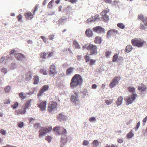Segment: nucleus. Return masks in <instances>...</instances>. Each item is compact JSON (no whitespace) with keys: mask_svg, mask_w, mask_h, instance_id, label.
<instances>
[{"mask_svg":"<svg viewBox=\"0 0 147 147\" xmlns=\"http://www.w3.org/2000/svg\"><path fill=\"white\" fill-rule=\"evenodd\" d=\"M73 44L76 49H79L80 48V46L78 42L76 40L73 41Z\"/></svg>","mask_w":147,"mask_h":147,"instance_id":"nucleus-25","label":"nucleus"},{"mask_svg":"<svg viewBox=\"0 0 147 147\" xmlns=\"http://www.w3.org/2000/svg\"><path fill=\"white\" fill-rule=\"evenodd\" d=\"M89 120L91 122L96 121V119L95 117H91L90 118Z\"/></svg>","mask_w":147,"mask_h":147,"instance_id":"nucleus-59","label":"nucleus"},{"mask_svg":"<svg viewBox=\"0 0 147 147\" xmlns=\"http://www.w3.org/2000/svg\"><path fill=\"white\" fill-rule=\"evenodd\" d=\"M129 91L130 92H133L135 90V88L133 87H129L128 88Z\"/></svg>","mask_w":147,"mask_h":147,"instance_id":"nucleus-42","label":"nucleus"},{"mask_svg":"<svg viewBox=\"0 0 147 147\" xmlns=\"http://www.w3.org/2000/svg\"><path fill=\"white\" fill-rule=\"evenodd\" d=\"M17 67L16 64L15 62H12L10 66V69H16Z\"/></svg>","mask_w":147,"mask_h":147,"instance_id":"nucleus-24","label":"nucleus"},{"mask_svg":"<svg viewBox=\"0 0 147 147\" xmlns=\"http://www.w3.org/2000/svg\"><path fill=\"white\" fill-rule=\"evenodd\" d=\"M54 36L55 35L54 34L50 35L49 36V38L50 40H53V39H54Z\"/></svg>","mask_w":147,"mask_h":147,"instance_id":"nucleus-52","label":"nucleus"},{"mask_svg":"<svg viewBox=\"0 0 147 147\" xmlns=\"http://www.w3.org/2000/svg\"><path fill=\"white\" fill-rule=\"evenodd\" d=\"M133 47L131 45H128L126 47L125 51L127 53H129L131 51Z\"/></svg>","mask_w":147,"mask_h":147,"instance_id":"nucleus-23","label":"nucleus"},{"mask_svg":"<svg viewBox=\"0 0 147 147\" xmlns=\"http://www.w3.org/2000/svg\"><path fill=\"white\" fill-rule=\"evenodd\" d=\"M25 108H22L21 109L16 111V114L18 115L19 114H24L25 113L26 111Z\"/></svg>","mask_w":147,"mask_h":147,"instance_id":"nucleus-20","label":"nucleus"},{"mask_svg":"<svg viewBox=\"0 0 147 147\" xmlns=\"http://www.w3.org/2000/svg\"><path fill=\"white\" fill-rule=\"evenodd\" d=\"M99 16L98 14L92 17L93 18V21L94 22H95L96 21H97L98 20H100V18H99Z\"/></svg>","mask_w":147,"mask_h":147,"instance_id":"nucleus-37","label":"nucleus"},{"mask_svg":"<svg viewBox=\"0 0 147 147\" xmlns=\"http://www.w3.org/2000/svg\"><path fill=\"white\" fill-rule=\"evenodd\" d=\"M18 105V103L17 102H16L13 105H11V107L13 109H16Z\"/></svg>","mask_w":147,"mask_h":147,"instance_id":"nucleus-45","label":"nucleus"},{"mask_svg":"<svg viewBox=\"0 0 147 147\" xmlns=\"http://www.w3.org/2000/svg\"><path fill=\"white\" fill-rule=\"evenodd\" d=\"M32 100H30L27 101L26 103L25 108L26 109L28 108V107H30V102Z\"/></svg>","mask_w":147,"mask_h":147,"instance_id":"nucleus-33","label":"nucleus"},{"mask_svg":"<svg viewBox=\"0 0 147 147\" xmlns=\"http://www.w3.org/2000/svg\"><path fill=\"white\" fill-rule=\"evenodd\" d=\"M15 56L16 58L19 60H21L25 58V56L21 53H16Z\"/></svg>","mask_w":147,"mask_h":147,"instance_id":"nucleus-16","label":"nucleus"},{"mask_svg":"<svg viewBox=\"0 0 147 147\" xmlns=\"http://www.w3.org/2000/svg\"><path fill=\"white\" fill-rule=\"evenodd\" d=\"M138 18L139 20H141L143 21V20H145L146 18H144V16L142 14H140L138 15Z\"/></svg>","mask_w":147,"mask_h":147,"instance_id":"nucleus-43","label":"nucleus"},{"mask_svg":"<svg viewBox=\"0 0 147 147\" xmlns=\"http://www.w3.org/2000/svg\"><path fill=\"white\" fill-rule=\"evenodd\" d=\"M40 72L41 73L43 74L44 75L47 74V73L46 70L44 69H42L40 70Z\"/></svg>","mask_w":147,"mask_h":147,"instance_id":"nucleus-58","label":"nucleus"},{"mask_svg":"<svg viewBox=\"0 0 147 147\" xmlns=\"http://www.w3.org/2000/svg\"><path fill=\"white\" fill-rule=\"evenodd\" d=\"M27 19L31 20L33 17V16L31 12L26 13L25 15Z\"/></svg>","mask_w":147,"mask_h":147,"instance_id":"nucleus-22","label":"nucleus"},{"mask_svg":"<svg viewBox=\"0 0 147 147\" xmlns=\"http://www.w3.org/2000/svg\"><path fill=\"white\" fill-rule=\"evenodd\" d=\"M123 99V98L121 96L119 97L118 98L117 101L116 102V103L117 106L121 105Z\"/></svg>","mask_w":147,"mask_h":147,"instance_id":"nucleus-21","label":"nucleus"},{"mask_svg":"<svg viewBox=\"0 0 147 147\" xmlns=\"http://www.w3.org/2000/svg\"><path fill=\"white\" fill-rule=\"evenodd\" d=\"M52 137L50 136H48L46 137V139L49 142H50L51 140Z\"/></svg>","mask_w":147,"mask_h":147,"instance_id":"nucleus-51","label":"nucleus"},{"mask_svg":"<svg viewBox=\"0 0 147 147\" xmlns=\"http://www.w3.org/2000/svg\"><path fill=\"white\" fill-rule=\"evenodd\" d=\"M52 129V127H42L39 131V136L41 137L45 136L46 134L51 131Z\"/></svg>","mask_w":147,"mask_h":147,"instance_id":"nucleus-4","label":"nucleus"},{"mask_svg":"<svg viewBox=\"0 0 147 147\" xmlns=\"http://www.w3.org/2000/svg\"><path fill=\"white\" fill-rule=\"evenodd\" d=\"M112 102V100L111 99L109 100H105V103L107 105H111Z\"/></svg>","mask_w":147,"mask_h":147,"instance_id":"nucleus-41","label":"nucleus"},{"mask_svg":"<svg viewBox=\"0 0 147 147\" xmlns=\"http://www.w3.org/2000/svg\"><path fill=\"white\" fill-rule=\"evenodd\" d=\"M57 102H52L49 105L48 111L52 114L55 113L57 110Z\"/></svg>","mask_w":147,"mask_h":147,"instance_id":"nucleus-6","label":"nucleus"},{"mask_svg":"<svg viewBox=\"0 0 147 147\" xmlns=\"http://www.w3.org/2000/svg\"><path fill=\"white\" fill-rule=\"evenodd\" d=\"M49 88V86L47 85H44L41 88L42 90L44 91V92H45Z\"/></svg>","mask_w":147,"mask_h":147,"instance_id":"nucleus-39","label":"nucleus"},{"mask_svg":"<svg viewBox=\"0 0 147 147\" xmlns=\"http://www.w3.org/2000/svg\"><path fill=\"white\" fill-rule=\"evenodd\" d=\"M121 79L120 77H115L113 80L112 82L110 83L109 86L112 88L117 85L119 83V81Z\"/></svg>","mask_w":147,"mask_h":147,"instance_id":"nucleus-7","label":"nucleus"},{"mask_svg":"<svg viewBox=\"0 0 147 147\" xmlns=\"http://www.w3.org/2000/svg\"><path fill=\"white\" fill-rule=\"evenodd\" d=\"M83 144L84 146H87L89 144V142L88 141L86 140H84L83 142Z\"/></svg>","mask_w":147,"mask_h":147,"instance_id":"nucleus-48","label":"nucleus"},{"mask_svg":"<svg viewBox=\"0 0 147 147\" xmlns=\"http://www.w3.org/2000/svg\"><path fill=\"white\" fill-rule=\"evenodd\" d=\"M89 47V45H85L83 46V49H87L89 50V49H88V48Z\"/></svg>","mask_w":147,"mask_h":147,"instance_id":"nucleus-62","label":"nucleus"},{"mask_svg":"<svg viewBox=\"0 0 147 147\" xmlns=\"http://www.w3.org/2000/svg\"><path fill=\"white\" fill-rule=\"evenodd\" d=\"M85 33L87 36L88 37H91L93 36L92 32L90 29H87Z\"/></svg>","mask_w":147,"mask_h":147,"instance_id":"nucleus-19","label":"nucleus"},{"mask_svg":"<svg viewBox=\"0 0 147 147\" xmlns=\"http://www.w3.org/2000/svg\"><path fill=\"white\" fill-rule=\"evenodd\" d=\"M67 141V139L66 136H61V144L62 146H64L66 144Z\"/></svg>","mask_w":147,"mask_h":147,"instance_id":"nucleus-15","label":"nucleus"},{"mask_svg":"<svg viewBox=\"0 0 147 147\" xmlns=\"http://www.w3.org/2000/svg\"><path fill=\"white\" fill-rule=\"evenodd\" d=\"M84 58L85 59L86 62H88L90 61V57L88 56H84Z\"/></svg>","mask_w":147,"mask_h":147,"instance_id":"nucleus-50","label":"nucleus"},{"mask_svg":"<svg viewBox=\"0 0 147 147\" xmlns=\"http://www.w3.org/2000/svg\"><path fill=\"white\" fill-rule=\"evenodd\" d=\"M54 1L53 0H52L48 3L47 5V7L48 8L51 9L53 7L52 3Z\"/></svg>","mask_w":147,"mask_h":147,"instance_id":"nucleus-38","label":"nucleus"},{"mask_svg":"<svg viewBox=\"0 0 147 147\" xmlns=\"http://www.w3.org/2000/svg\"><path fill=\"white\" fill-rule=\"evenodd\" d=\"M71 7H68L67 8V11L68 12L71 11Z\"/></svg>","mask_w":147,"mask_h":147,"instance_id":"nucleus-64","label":"nucleus"},{"mask_svg":"<svg viewBox=\"0 0 147 147\" xmlns=\"http://www.w3.org/2000/svg\"><path fill=\"white\" fill-rule=\"evenodd\" d=\"M53 130L58 135L67 136V130L62 127L59 126L55 127L53 128Z\"/></svg>","mask_w":147,"mask_h":147,"instance_id":"nucleus-2","label":"nucleus"},{"mask_svg":"<svg viewBox=\"0 0 147 147\" xmlns=\"http://www.w3.org/2000/svg\"><path fill=\"white\" fill-rule=\"evenodd\" d=\"M73 69L72 67H71L67 69L66 71V74L68 75L71 74L73 71Z\"/></svg>","mask_w":147,"mask_h":147,"instance_id":"nucleus-35","label":"nucleus"},{"mask_svg":"<svg viewBox=\"0 0 147 147\" xmlns=\"http://www.w3.org/2000/svg\"><path fill=\"white\" fill-rule=\"evenodd\" d=\"M47 104L46 101H42L41 100H39L38 103V105L40 110L42 111H44L46 109V106Z\"/></svg>","mask_w":147,"mask_h":147,"instance_id":"nucleus-9","label":"nucleus"},{"mask_svg":"<svg viewBox=\"0 0 147 147\" xmlns=\"http://www.w3.org/2000/svg\"><path fill=\"white\" fill-rule=\"evenodd\" d=\"M134 136V134L132 130H131L127 135V136L128 138L131 139Z\"/></svg>","mask_w":147,"mask_h":147,"instance_id":"nucleus-26","label":"nucleus"},{"mask_svg":"<svg viewBox=\"0 0 147 147\" xmlns=\"http://www.w3.org/2000/svg\"><path fill=\"white\" fill-rule=\"evenodd\" d=\"M5 90L6 92H8L9 91V86L6 87L5 88Z\"/></svg>","mask_w":147,"mask_h":147,"instance_id":"nucleus-61","label":"nucleus"},{"mask_svg":"<svg viewBox=\"0 0 147 147\" xmlns=\"http://www.w3.org/2000/svg\"><path fill=\"white\" fill-rule=\"evenodd\" d=\"M34 84H37L38 83L39 81V79L38 77L36 76H34Z\"/></svg>","mask_w":147,"mask_h":147,"instance_id":"nucleus-32","label":"nucleus"},{"mask_svg":"<svg viewBox=\"0 0 147 147\" xmlns=\"http://www.w3.org/2000/svg\"><path fill=\"white\" fill-rule=\"evenodd\" d=\"M118 58V55L117 54L115 55L113 57V61L115 62L117 60Z\"/></svg>","mask_w":147,"mask_h":147,"instance_id":"nucleus-40","label":"nucleus"},{"mask_svg":"<svg viewBox=\"0 0 147 147\" xmlns=\"http://www.w3.org/2000/svg\"><path fill=\"white\" fill-rule=\"evenodd\" d=\"M104 20L105 21H108L109 20V16L107 15H105L102 17Z\"/></svg>","mask_w":147,"mask_h":147,"instance_id":"nucleus-44","label":"nucleus"},{"mask_svg":"<svg viewBox=\"0 0 147 147\" xmlns=\"http://www.w3.org/2000/svg\"><path fill=\"white\" fill-rule=\"evenodd\" d=\"M44 91L42 90L41 89H40V90H39V92L38 94V97H39L42 95V94L44 92Z\"/></svg>","mask_w":147,"mask_h":147,"instance_id":"nucleus-49","label":"nucleus"},{"mask_svg":"<svg viewBox=\"0 0 147 147\" xmlns=\"http://www.w3.org/2000/svg\"><path fill=\"white\" fill-rule=\"evenodd\" d=\"M111 52L109 51H107L105 53V56L107 57H109L111 55Z\"/></svg>","mask_w":147,"mask_h":147,"instance_id":"nucleus-46","label":"nucleus"},{"mask_svg":"<svg viewBox=\"0 0 147 147\" xmlns=\"http://www.w3.org/2000/svg\"><path fill=\"white\" fill-rule=\"evenodd\" d=\"M83 81L82 76L79 74H76L71 79L70 84V87L74 89L78 86H80L82 84Z\"/></svg>","mask_w":147,"mask_h":147,"instance_id":"nucleus-1","label":"nucleus"},{"mask_svg":"<svg viewBox=\"0 0 147 147\" xmlns=\"http://www.w3.org/2000/svg\"><path fill=\"white\" fill-rule=\"evenodd\" d=\"M65 19H63L62 18L59 19L57 22V24L59 25L63 24L65 21Z\"/></svg>","mask_w":147,"mask_h":147,"instance_id":"nucleus-30","label":"nucleus"},{"mask_svg":"<svg viewBox=\"0 0 147 147\" xmlns=\"http://www.w3.org/2000/svg\"><path fill=\"white\" fill-rule=\"evenodd\" d=\"M89 50L91 51V53L92 54H96L97 53V47L96 46L92 44H89V47L88 48Z\"/></svg>","mask_w":147,"mask_h":147,"instance_id":"nucleus-10","label":"nucleus"},{"mask_svg":"<svg viewBox=\"0 0 147 147\" xmlns=\"http://www.w3.org/2000/svg\"><path fill=\"white\" fill-rule=\"evenodd\" d=\"M93 20V17L90 18L88 19L87 20H86V22L87 23L91 22H94Z\"/></svg>","mask_w":147,"mask_h":147,"instance_id":"nucleus-57","label":"nucleus"},{"mask_svg":"<svg viewBox=\"0 0 147 147\" xmlns=\"http://www.w3.org/2000/svg\"><path fill=\"white\" fill-rule=\"evenodd\" d=\"M71 101L75 106L79 105L80 103V101L78 98V93L74 92V94H71Z\"/></svg>","mask_w":147,"mask_h":147,"instance_id":"nucleus-5","label":"nucleus"},{"mask_svg":"<svg viewBox=\"0 0 147 147\" xmlns=\"http://www.w3.org/2000/svg\"><path fill=\"white\" fill-rule=\"evenodd\" d=\"M109 12V10H106L103 11L100 13V15L102 16H105V15H107V13Z\"/></svg>","mask_w":147,"mask_h":147,"instance_id":"nucleus-36","label":"nucleus"},{"mask_svg":"<svg viewBox=\"0 0 147 147\" xmlns=\"http://www.w3.org/2000/svg\"><path fill=\"white\" fill-rule=\"evenodd\" d=\"M140 122H138L137 123V124L136 127L134 128V129L136 131H137V130L138 129V128L140 126Z\"/></svg>","mask_w":147,"mask_h":147,"instance_id":"nucleus-54","label":"nucleus"},{"mask_svg":"<svg viewBox=\"0 0 147 147\" xmlns=\"http://www.w3.org/2000/svg\"><path fill=\"white\" fill-rule=\"evenodd\" d=\"M19 95L20 98L22 100L26 98V97L25 95H24V93L23 92H21L19 93Z\"/></svg>","mask_w":147,"mask_h":147,"instance_id":"nucleus-31","label":"nucleus"},{"mask_svg":"<svg viewBox=\"0 0 147 147\" xmlns=\"http://www.w3.org/2000/svg\"><path fill=\"white\" fill-rule=\"evenodd\" d=\"M50 74H51L55 75L56 73L55 67L54 65H51L50 67Z\"/></svg>","mask_w":147,"mask_h":147,"instance_id":"nucleus-18","label":"nucleus"},{"mask_svg":"<svg viewBox=\"0 0 147 147\" xmlns=\"http://www.w3.org/2000/svg\"><path fill=\"white\" fill-rule=\"evenodd\" d=\"M93 147H97L99 145V142L97 140H94L92 142Z\"/></svg>","mask_w":147,"mask_h":147,"instance_id":"nucleus-34","label":"nucleus"},{"mask_svg":"<svg viewBox=\"0 0 147 147\" xmlns=\"http://www.w3.org/2000/svg\"><path fill=\"white\" fill-rule=\"evenodd\" d=\"M0 132L3 135H4L5 134V132L3 129H1L0 131Z\"/></svg>","mask_w":147,"mask_h":147,"instance_id":"nucleus-63","label":"nucleus"},{"mask_svg":"<svg viewBox=\"0 0 147 147\" xmlns=\"http://www.w3.org/2000/svg\"><path fill=\"white\" fill-rule=\"evenodd\" d=\"M137 94H133L131 96V97L130 96H127L125 98V100L127 102L128 105L131 104L133 101L135 100Z\"/></svg>","mask_w":147,"mask_h":147,"instance_id":"nucleus-8","label":"nucleus"},{"mask_svg":"<svg viewBox=\"0 0 147 147\" xmlns=\"http://www.w3.org/2000/svg\"><path fill=\"white\" fill-rule=\"evenodd\" d=\"M117 26L118 27L122 29H124L125 28V25L122 23H118Z\"/></svg>","mask_w":147,"mask_h":147,"instance_id":"nucleus-29","label":"nucleus"},{"mask_svg":"<svg viewBox=\"0 0 147 147\" xmlns=\"http://www.w3.org/2000/svg\"><path fill=\"white\" fill-rule=\"evenodd\" d=\"M96 62V60L93 59H91L90 61V65H91L94 64Z\"/></svg>","mask_w":147,"mask_h":147,"instance_id":"nucleus-60","label":"nucleus"},{"mask_svg":"<svg viewBox=\"0 0 147 147\" xmlns=\"http://www.w3.org/2000/svg\"><path fill=\"white\" fill-rule=\"evenodd\" d=\"M22 16L21 15H19L17 16L18 20L19 22H22Z\"/></svg>","mask_w":147,"mask_h":147,"instance_id":"nucleus-56","label":"nucleus"},{"mask_svg":"<svg viewBox=\"0 0 147 147\" xmlns=\"http://www.w3.org/2000/svg\"><path fill=\"white\" fill-rule=\"evenodd\" d=\"M118 32L117 30H116L114 29H111L109 30L107 33V35L108 36H109L112 34H118Z\"/></svg>","mask_w":147,"mask_h":147,"instance_id":"nucleus-17","label":"nucleus"},{"mask_svg":"<svg viewBox=\"0 0 147 147\" xmlns=\"http://www.w3.org/2000/svg\"><path fill=\"white\" fill-rule=\"evenodd\" d=\"M32 77V76L31 72H29L26 74V80L27 81L30 80Z\"/></svg>","mask_w":147,"mask_h":147,"instance_id":"nucleus-28","label":"nucleus"},{"mask_svg":"<svg viewBox=\"0 0 147 147\" xmlns=\"http://www.w3.org/2000/svg\"><path fill=\"white\" fill-rule=\"evenodd\" d=\"M131 43L133 45L137 46L139 47L143 46L145 41L141 39L134 38L131 40Z\"/></svg>","mask_w":147,"mask_h":147,"instance_id":"nucleus-3","label":"nucleus"},{"mask_svg":"<svg viewBox=\"0 0 147 147\" xmlns=\"http://www.w3.org/2000/svg\"><path fill=\"white\" fill-rule=\"evenodd\" d=\"M57 119L60 121H63L66 120L67 119V117L63 113H59L57 116Z\"/></svg>","mask_w":147,"mask_h":147,"instance_id":"nucleus-13","label":"nucleus"},{"mask_svg":"<svg viewBox=\"0 0 147 147\" xmlns=\"http://www.w3.org/2000/svg\"><path fill=\"white\" fill-rule=\"evenodd\" d=\"M147 121V116L145 117L143 119V123L142 125L143 126H144L145 124L146 123Z\"/></svg>","mask_w":147,"mask_h":147,"instance_id":"nucleus-55","label":"nucleus"},{"mask_svg":"<svg viewBox=\"0 0 147 147\" xmlns=\"http://www.w3.org/2000/svg\"><path fill=\"white\" fill-rule=\"evenodd\" d=\"M147 26V18L145 20H143V21L140 24V28L141 30H145L146 29Z\"/></svg>","mask_w":147,"mask_h":147,"instance_id":"nucleus-12","label":"nucleus"},{"mask_svg":"<svg viewBox=\"0 0 147 147\" xmlns=\"http://www.w3.org/2000/svg\"><path fill=\"white\" fill-rule=\"evenodd\" d=\"M94 31L98 33H103L105 32V29L100 26H97L93 28Z\"/></svg>","mask_w":147,"mask_h":147,"instance_id":"nucleus-11","label":"nucleus"},{"mask_svg":"<svg viewBox=\"0 0 147 147\" xmlns=\"http://www.w3.org/2000/svg\"><path fill=\"white\" fill-rule=\"evenodd\" d=\"M24 123L22 122H20L18 124V126L19 127L22 128L24 126Z\"/></svg>","mask_w":147,"mask_h":147,"instance_id":"nucleus-53","label":"nucleus"},{"mask_svg":"<svg viewBox=\"0 0 147 147\" xmlns=\"http://www.w3.org/2000/svg\"><path fill=\"white\" fill-rule=\"evenodd\" d=\"M95 42L97 44H100L101 42V38L99 37H96L94 40Z\"/></svg>","mask_w":147,"mask_h":147,"instance_id":"nucleus-27","label":"nucleus"},{"mask_svg":"<svg viewBox=\"0 0 147 147\" xmlns=\"http://www.w3.org/2000/svg\"><path fill=\"white\" fill-rule=\"evenodd\" d=\"M47 55L46 53L45 52L41 53L40 54V57L42 59H46V56Z\"/></svg>","mask_w":147,"mask_h":147,"instance_id":"nucleus-47","label":"nucleus"},{"mask_svg":"<svg viewBox=\"0 0 147 147\" xmlns=\"http://www.w3.org/2000/svg\"><path fill=\"white\" fill-rule=\"evenodd\" d=\"M146 86L142 84L140 85L138 87V89L141 91V94H142L146 91Z\"/></svg>","mask_w":147,"mask_h":147,"instance_id":"nucleus-14","label":"nucleus"}]
</instances>
